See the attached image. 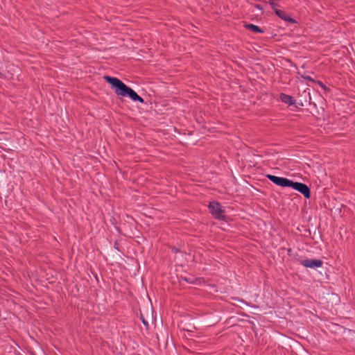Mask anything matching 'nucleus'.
I'll list each match as a JSON object with an SVG mask.
<instances>
[{
  "mask_svg": "<svg viewBox=\"0 0 355 355\" xmlns=\"http://www.w3.org/2000/svg\"><path fill=\"white\" fill-rule=\"evenodd\" d=\"M266 177L277 186L282 187H291L302 193L306 198L309 199L311 198V189L304 183L293 182L286 178L278 177L270 174L266 175Z\"/></svg>",
  "mask_w": 355,
  "mask_h": 355,
  "instance_id": "obj_2",
  "label": "nucleus"
},
{
  "mask_svg": "<svg viewBox=\"0 0 355 355\" xmlns=\"http://www.w3.org/2000/svg\"><path fill=\"white\" fill-rule=\"evenodd\" d=\"M244 27L246 29L250 30L254 33H263L264 32V31L262 28H261L259 26H256L252 24H246L244 25Z\"/></svg>",
  "mask_w": 355,
  "mask_h": 355,
  "instance_id": "obj_7",
  "label": "nucleus"
},
{
  "mask_svg": "<svg viewBox=\"0 0 355 355\" xmlns=\"http://www.w3.org/2000/svg\"><path fill=\"white\" fill-rule=\"evenodd\" d=\"M254 7L258 8V9H259V10H263V7L260 4H255Z\"/></svg>",
  "mask_w": 355,
  "mask_h": 355,
  "instance_id": "obj_12",
  "label": "nucleus"
},
{
  "mask_svg": "<svg viewBox=\"0 0 355 355\" xmlns=\"http://www.w3.org/2000/svg\"><path fill=\"white\" fill-rule=\"evenodd\" d=\"M209 212L216 219H224V210L222 209L221 205L216 201L211 202L209 205Z\"/></svg>",
  "mask_w": 355,
  "mask_h": 355,
  "instance_id": "obj_3",
  "label": "nucleus"
},
{
  "mask_svg": "<svg viewBox=\"0 0 355 355\" xmlns=\"http://www.w3.org/2000/svg\"><path fill=\"white\" fill-rule=\"evenodd\" d=\"M141 319L142 320V322L143 324L146 326V327H148V322L144 318V317L141 315Z\"/></svg>",
  "mask_w": 355,
  "mask_h": 355,
  "instance_id": "obj_10",
  "label": "nucleus"
},
{
  "mask_svg": "<svg viewBox=\"0 0 355 355\" xmlns=\"http://www.w3.org/2000/svg\"><path fill=\"white\" fill-rule=\"evenodd\" d=\"M181 279L185 282H189L187 277H181Z\"/></svg>",
  "mask_w": 355,
  "mask_h": 355,
  "instance_id": "obj_13",
  "label": "nucleus"
},
{
  "mask_svg": "<svg viewBox=\"0 0 355 355\" xmlns=\"http://www.w3.org/2000/svg\"><path fill=\"white\" fill-rule=\"evenodd\" d=\"M300 263L306 268H320L322 266L323 261L320 259H306L299 261Z\"/></svg>",
  "mask_w": 355,
  "mask_h": 355,
  "instance_id": "obj_4",
  "label": "nucleus"
},
{
  "mask_svg": "<svg viewBox=\"0 0 355 355\" xmlns=\"http://www.w3.org/2000/svg\"><path fill=\"white\" fill-rule=\"evenodd\" d=\"M315 83H317L321 87V88L323 89L324 91L329 90V89L326 87V85L324 83H322L321 81L318 80Z\"/></svg>",
  "mask_w": 355,
  "mask_h": 355,
  "instance_id": "obj_9",
  "label": "nucleus"
},
{
  "mask_svg": "<svg viewBox=\"0 0 355 355\" xmlns=\"http://www.w3.org/2000/svg\"><path fill=\"white\" fill-rule=\"evenodd\" d=\"M275 12L279 18H281L282 19H283L286 21H288V22H290L292 24H295L297 22L294 19L288 17L287 15L286 12L284 10L277 9L276 10H275Z\"/></svg>",
  "mask_w": 355,
  "mask_h": 355,
  "instance_id": "obj_5",
  "label": "nucleus"
},
{
  "mask_svg": "<svg viewBox=\"0 0 355 355\" xmlns=\"http://www.w3.org/2000/svg\"><path fill=\"white\" fill-rule=\"evenodd\" d=\"M279 98L282 102H284L286 104H288L290 105L295 104V100L293 98V96L290 95L281 93L279 94Z\"/></svg>",
  "mask_w": 355,
  "mask_h": 355,
  "instance_id": "obj_6",
  "label": "nucleus"
},
{
  "mask_svg": "<svg viewBox=\"0 0 355 355\" xmlns=\"http://www.w3.org/2000/svg\"><path fill=\"white\" fill-rule=\"evenodd\" d=\"M315 83H317L321 87V88L323 89L324 91L329 90V89L326 87V85L324 83H322L321 81L318 80Z\"/></svg>",
  "mask_w": 355,
  "mask_h": 355,
  "instance_id": "obj_8",
  "label": "nucleus"
},
{
  "mask_svg": "<svg viewBox=\"0 0 355 355\" xmlns=\"http://www.w3.org/2000/svg\"><path fill=\"white\" fill-rule=\"evenodd\" d=\"M304 78L309 80L310 81H312L313 83H315L316 81L314 80L313 78H311L310 76H303Z\"/></svg>",
  "mask_w": 355,
  "mask_h": 355,
  "instance_id": "obj_11",
  "label": "nucleus"
},
{
  "mask_svg": "<svg viewBox=\"0 0 355 355\" xmlns=\"http://www.w3.org/2000/svg\"><path fill=\"white\" fill-rule=\"evenodd\" d=\"M103 78L107 83L111 85L112 88L114 89L115 93L118 96H128L133 101H138L141 103H144V100L139 96L136 92L127 86L119 78L107 75L104 76Z\"/></svg>",
  "mask_w": 355,
  "mask_h": 355,
  "instance_id": "obj_1",
  "label": "nucleus"
}]
</instances>
